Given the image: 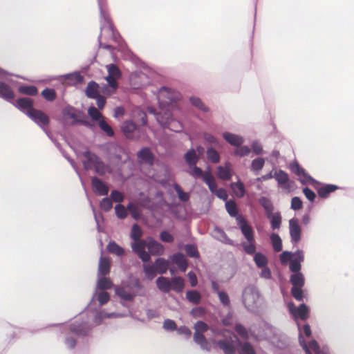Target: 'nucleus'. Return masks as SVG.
<instances>
[{"label": "nucleus", "mask_w": 354, "mask_h": 354, "mask_svg": "<svg viewBox=\"0 0 354 354\" xmlns=\"http://www.w3.org/2000/svg\"><path fill=\"white\" fill-rule=\"evenodd\" d=\"M225 208L230 216L236 217L237 225L246 239V241L241 243L243 250L248 254L254 253L256 250V241L252 227L248 223V221L242 215L238 214L237 205L234 201H227Z\"/></svg>", "instance_id": "obj_1"}, {"label": "nucleus", "mask_w": 354, "mask_h": 354, "mask_svg": "<svg viewBox=\"0 0 354 354\" xmlns=\"http://www.w3.org/2000/svg\"><path fill=\"white\" fill-rule=\"evenodd\" d=\"M85 160L83 161V165L85 169L89 170L94 168L95 172L100 176H104L106 173H110V167L95 153L90 151H86L83 153Z\"/></svg>", "instance_id": "obj_2"}, {"label": "nucleus", "mask_w": 354, "mask_h": 354, "mask_svg": "<svg viewBox=\"0 0 354 354\" xmlns=\"http://www.w3.org/2000/svg\"><path fill=\"white\" fill-rule=\"evenodd\" d=\"M142 288V286L138 279H136L133 283L124 284L115 288V293L122 299L125 301H132L138 294V291Z\"/></svg>", "instance_id": "obj_3"}, {"label": "nucleus", "mask_w": 354, "mask_h": 354, "mask_svg": "<svg viewBox=\"0 0 354 354\" xmlns=\"http://www.w3.org/2000/svg\"><path fill=\"white\" fill-rule=\"evenodd\" d=\"M180 94L178 92L171 91L166 87L162 88L158 93V100L160 106L172 105V103L180 99Z\"/></svg>", "instance_id": "obj_4"}, {"label": "nucleus", "mask_w": 354, "mask_h": 354, "mask_svg": "<svg viewBox=\"0 0 354 354\" xmlns=\"http://www.w3.org/2000/svg\"><path fill=\"white\" fill-rule=\"evenodd\" d=\"M191 171H189V174L195 178H202L203 181L208 185V187L210 191H213V189L216 187V180L214 176L212 175L210 171H205L195 165H192Z\"/></svg>", "instance_id": "obj_5"}, {"label": "nucleus", "mask_w": 354, "mask_h": 354, "mask_svg": "<svg viewBox=\"0 0 354 354\" xmlns=\"http://www.w3.org/2000/svg\"><path fill=\"white\" fill-rule=\"evenodd\" d=\"M259 299V294L253 287H247L243 292V303L246 308H252Z\"/></svg>", "instance_id": "obj_6"}, {"label": "nucleus", "mask_w": 354, "mask_h": 354, "mask_svg": "<svg viewBox=\"0 0 354 354\" xmlns=\"http://www.w3.org/2000/svg\"><path fill=\"white\" fill-rule=\"evenodd\" d=\"M146 247H147V241L145 240L134 241V243L131 245L133 251L144 262H147L150 260V254L145 250Z\"/></svg>", "instance_id": "obj_7"}, {"label": "nucleus", "mask_w": 354, "mask_h": 354, "mask_svg": "<svg viewBox=\"0 0 354 354\" xmlns=\"http://www.w3.org/2000/svg\"><path fill=\"white\" fill-rule=\"evenodd\" d=\"M164 117L161 113L157 114V120L164 127H167L171 130L179 131L181 130V126L178 124V127H176V121L173 119L172 115L169 111H165Z\"/></svg>", "instance_id": "obj_8"}, {"label": "nucleus", "mask_w": 354, "mask_h": 354, "mask_svg": "<svg viewBox=\"0 0 354 354\" xmlns=\"http://www.w3.org/2000/svg\"><path fill=\"white\" fill-rule=\"evenodd\" d=\"M288 306L290 313L292 314L295 318H299L302 320H306L308 318L309 310L304 304H301L296 308L294 303L290 302L288 304Z\"/></svg>", "instance_id": "obj_9"}, {"label": "nucleus", "mask_w": 354, "mask_h": 354, "mask_svg": "<svg viewBox=\"0 0 354 354\" xmlns=\"http://www.w3.org/2000/svg\"><path fill=\"white\" fill-rule=\"evenodd\" d=\"M28 116L37 124L46 126L49 124V118L40 110L32 109Z\"/></svg>", "instance_id": "obj_10"}, {"label": "nucleus", "mask_w": 354, "mask_h": 354, "mask_svg": "<svg viewBox=\"0 0 354 354\" xmlns=\"http://www.w3.org/2000/svg\"><path fill=\"white\" fill-rule=\"evenodd\" d=\"M93 191L99 196H106L109 193V187L97 177L91 178Z\"/></svg>", "instance_id": "obj_11"}, {"label": "nucleus", "mask_w": 354, "mask_h": 354, "mask_svg": "<svg viewBox=\"0 0 354 354\" xmlns=\"http://www.w3.org/2000/svg\"><path fill=\"white\" fill-rule=\"evenodd\" d=\"M289 229L292 241L297 243L301 239V232L297 219L292 218L289 221Z\"/></svg>", "instance_id": "obj_12"}, {"label": "nucleus", "mask_w": 354, "mask_h": 354, "mask_svg": "<svg viewBox=\"0 0 354 354\" xmlns=\"http://www.w3.org/2000/svg\"><path fill=\"white\" fill-rule=\"evenodd\" d=\"M33 100L28 97H21L17 100V105L18 109L25 113L27 115L31 112L33 107Z\"/></svg>", "instance_id": "obj_13"}, {"label": "nucleus", "mask_w": 354, "mask_h": 354, "mask_svg": "<svg viewBox=\"0 0 354 354\" xmlns=\"http://www.w3.org/2000/svg\"><path fill=\"white\" fill-rule=\"evenodd\" d=\"M217 177L223 180H229L232 176L231 164L225 163V166H218L217 167Z\"/></svg>", "instance_id": "obj_14"}, {"label": "nucleus", "mask_w": 354, "mask_h": 354, "mask_svg": "<svg viewBox=\"0 0 354 354\" xmlns=\"http://www.w3.org/2000/svg\"><path fill=\"white\" fill-rule=\"evenodd\" d=\"M147 248L152 255H161L164 252V246L151 238L147 240Z\"/></svg>", "instance_id": "obj_15"}, {"label": "nucleus", "mask_w": 354, "mask_h": 354, "mask_svg": "<svg viewBox=\"0 0 354 354\" xmlns=\"http://www.w3.org/2000/svg\"><path fill=\"white\" fill-rule=\"evenodd\" d=\"M0 97L8 102L15 98V94L11 87L3 82H0Z\"/></svg>", "instance_id": "obj_16"}, {"label": "nucleus", "mask_w": 354, "mask_h": 354, "mask_svg": "<svg viewBox=\"0 0 354 354\" xmlns=\"http://www.w3.org/2000/svg\"><path fill=\"white\" fill-rule=\"evenodd\" d=\"M299 342L304 350L305 351L306 354H312L310 349L313 350L315 354L320 353V348L316 340H312L309 342L308 345H307L305 340L301 337V335H300Z\"/></svg>", "instance_id": "obj_17"}, {"label": "nucleus", "mask_w": 354, "mask_h": 354, "mask_svg": "<svg viewBox=\"0 0 354 354\" xmlns=\"http://www.w3.org/2000/svg\"><path fill=\"white\" fill-rule=\"evenodd\" d=\"M158 288L162 292L168 293L171 290V280L165 277H160L156 279Z\"/></svg>", "instance_id": "obj_18"}, {"label": "nucleus", "mask_w": 354, "mask_h": 354, "mask_svg": "<svg viewBox=\"0 0 354 354\" xmlns=\"http://www.w3.org/2000/svg\"><path fill=\"white\" fill-rule=\"evenodd\" d=\"M138 158L142 162L152 165L153 164V155L147 147L142 148L138 153Z\"/></svg>", "instance_id": "obj_19"}, {"label": "nucleus", "mask_w": 354, "mask_h": 354, "mask_svg": "<svg viewBox=\"0 0 354 354\" xmlns=\"http://www.w3.org/2000/svg\"><path fill=\"white\" fill-rule=\"evenodd\" d=\"M111 263L108 257H101L99 262L98 274L106 276L110 272Z\"/></svg>", "instance_id": "obj_20"}, {"label": "nucleus", "mask_w": 354, "mask_h": 354, "mask_svg": "<svg viewBox=\"0 0 354 354\" xmlns=\"http://www.w3.org/2000/svg\"><path fill=\"white\" fill-rule=\"evenodd\" d=\"M291 169L296 175L304 178V179L301 180L302 183L313 180V179L306 173L305 170L301 168L298 163H295L292 165L291 166Z\"/></svg>", "instance_id": "obj_21"}, {"label": "nucleus", "mask_w": 354, "mask_h": 354, "mask_svg": "<svg viewBox=\"0 0 354 354\" xmlns=\"http://www.w3.org/2000/svg\"><path fill=\"white\" fill-rule=\"evenodd\" d=\"M218 347L225 354H235L236 348L233 344L227 339H221L216 342Z\"/></svg>", "instance_id": "obj_22"}, {"label": "nucleus", "mask_w": 354, "mask_h": 354, "mask_svg": "<svg viewBox=\"0 0 354 354\" xmlns=\"http://www.w3.org/2000/svg\"><path fill=\"white\" fill-rule=\"evenodd\" d=\"M223 136L228 143L235 147L241 145L243 142L241 136L231 133L225 132L223 133Z\"/></svg>", "instance_id": "obj_23"}, {"label": "nucleus", "mask_w": 354, "mask_h": 354, "mask_svg": "<svg viewBox=\"0 0 354 354\" xmlns=\"http://www.w3.org/2000/svg\"><path fill=\"white\" fill-rule=\"evenodd\" d=\"M85 93H86V95L88 98L93 99V98L97 97V95H100L99 85L93 81L88 82V84L86 86V88Z\"/></svg>", "instance_id": "obj_24"}, {"label": "nucleus", "mask_w": 354, "mask_h": 354, "mask_svg": "<svg viewBox=\"0 0 354 354\" xmlns=\"http://www.w3.org/2000/svg\"><path fill=\"white\" fill-rule=\"evenodd\" d=\"M172 261L182 271L185 272L186 270L187 262L182 253L174 254L172 257Z\"/></svg>", "instance_id": "obj_25"}, {"label": "nucleus", "mask_w": 354, "mask_h": 354, "mask_svg": "<svg viewBox=\"0 0 354 354\" xmlns=\"http://www.w3.org/2000/svg\"><path fill=\"white\" fill-rule=\"evenodd\" d=\"M338 189V187L335 185L328 184L319 187L317 189V194L319 197L322 198H327L329 194Z\"/></svg>", "instance_id": "obj_26"}, {"label": "nucleus", "mask_w": 354, "mask_h": 354, "mask_svg": "<svg viewBox=\"0 0 354 354\" xmlns=\"http://www.w3.org/2000/svg\"><path fill=\"white\" fill-rule=\"evenodd\" d=\"M194 340L197 344H198L201 346L202 349L206 350L207 351H210V347L209 346L207 340L203 334L199 333H194Z\"/></svg>", "instance_id": "obj_27"}, {"label": "nucleus", "mask_w": 354, "mask_h": 354, "mask_svg": "<svg viewBox=\"0 0 354 354\" xmlns=\"http://www.w3.org/2000/svg\"><path fill=\"white\" fill-rule=\"evenodd\" d=\"M171 280V290L180 293L182 292L185 287V280L180 277H174Z\"/></svg>", "instance_id": "obj_28"}, {"label": "nucleus", "mask_w": 354, "mask_h": 354, "mask_svg": "<svg viewBox=\"0 0 354 354\" xmlns=\"http://www.w3.org/2000/svg\"><path fill=\"white\" fill-rule=\"evenodd\" d=\"M230 187L236 197L242 198L244 196L245 194V189L242 182L238 181L236 183H232Z\"/></svg>", "instance_id": "obj_29"}, {"label": "nucleus", "mask_w": 354, "mask_h": 354, "mask_svg": "<svg viewBox=\"0 0 354 354\" xmlns=\"http://www.w3.org/2000/svg\"><path fill=\"white\" fill-rule=\"evenodd\" d=\"M118 79V78H116L115 77H112V76H110V75H108L106 77V80L108 82V84H109V86L110 87V89H107L106 88H104L103 90V93L104 94L111 95V94L115 93V91L118 88V82H117Z\"/></svg>", "instance_id": "obj_30"}, {"label": "nucleus", "mask_w": 354, "mask_h": 354, "mask_svg": "<svg viewBox=\"0 0 354 354\" xmlns=\"http://www.w3.org/2000/svg\"><path fill=\"white\" fill-rule=\"evenodd\" d=\"M18 91L21 94L35 96L38 93V89L36 86L32 85H22L18 88Z\"/></svg>", "instance_id": "obj_31"}, {"label": "nucleus", "mask_w": 354, "mask_h": 354, "mask_svg": "<svg viewBox=\"0 0 354 354\" xmlns=\"http://www.w3.org/2000/svg\"><path fill=\"white\" fill-rule=\"evenodd\" d=\"M154 266L156 271L159 274H165L168 270L169 263L167 261L162 258H159L156 260Z\"/></svg>", "instance_id": "obj_32"}, {"label": "nucleus", "mask_w": 354, "mask_h": 354, "mask_svg": "<svg viewBox=\"0 0 354 354\" xmlns=\"http://www.w3.org/2000/svg\"><path fill=\"white\" fill-rule=\"evenodd\" d=\"M268 218L270 219L271 227L273 230L279 229L281 226V216L279 212L273 214L271 212L270 214L266 215Z\"/></svg>", "instance_id": "obj_33"}, {"label": "nucleus", "mask_w": 354, "mask_h": 354, "mask_svg": "<svg viewBox=\"0 0 354 354\" xmlns=\"http://www.w3.org/2000/svg\"><path fill=\"white\" fill-rule=\"evenodd\" d=\"M252 254H254V261L258 268H263L267 266L268 259L264 254L261 252H256V251Z\"/></svg>", "instance_id": "obj_34"}, {"label": "nucleus", "mask_w": 354, "mask_h": 354, "mask_svg": "<svg viewBox=\"0 0 354 354\" xmlns=\"http://www.w3.org/2000/svg\"><path fill=\"white\" fill-rule=\"evenodd\" d=\"M290 283L292 287L303 288L304 286V278L301 272L293 274L290 277Z\"/></svg>", "instance_id": "obj_35"}, {"label": "nucleus", "mask_w": 354, "mask_h": 354, "mask_svg": "<svg viewBox=\"0 0 354 354\" xmlns=\"http://www.w3.org/2000/svg\"><path fill=\"white\" fill-rule=\"evenodd\" d=\"M185 158L187 163L192 167L195 165L198 160V156L196 155V151L194 149L189 150L185 155Z\"/></svg>", "instance_id": "obj_36"}, {"label": "nucleus", "mask_w": 354, "mask_h": 354, "mask_svg": "<svg viewBox=\"0 0 354 354\" xmlns=\"http://www.w3.org/2000/svg\"><path fill=\"white\" fill-rule=\"evenodd\" d=\"M107 250L110 253L116 254L117 256H122L124 253V249L115 241H111L109 243Z\"/></svg>", "instance_id": "obj_37"}, {"label": "nucleus", "mask_w": 354, "mask_h": 354, "mask_svg": "<svg viewBox=\"0 0 354 354\" xmlns=\"http://www.w3.org/2000/svg\"><path fill=\"white\" fill-rule=\"evenodd\" d=\"M186 298L189 302L197 305L201 301V295L197 290H189L186 293Z\"/></svg>", "instance_id": "obj_38"}, {"label": "nucleus", "mask_w": 354, "mask_h": 354, "mask_svg": "<svg viewBox=\"0 0 354 354\" xmlns=\"http://www.w3.org/2000/svg\"><path fill=\"white\" fill-rule=\"evenodd\" d=\"M70 329L73 333L80 335H86L88 331L86 325L77 324L76 323L72 324Z\"/></svg>", "instance_id": "obj_39"}, {"label": "nucleus", "mask_w": 354, "mask_h": 354, "mask_svg": "<svg viewBox=\"0 0 354 354\" xmlns=\"http://www.w3.org/2000/svg\"><path fill=\"white\" fill-rule=\"evenodd\" d=\"M239 346L241 347L240 354H256L253 346L248 342L243 343L239 342Z\"/></svg>", "instance_id": "obj_40"}, {"label": "nucleus", "mask_w": 354, "mask_h": 354, "mask_svg": "<svg viewBox=\"0 0 354 354\" xmlns=\"http://www.w3.org/2000/svg\"><path fill=\"white\" fill-rule=\"evenodd\" d=\"M270 239L273 249L275 252H280L282 250V241L280 236L277 234H272Z\"/></svg>", "instance_id": "obj_41"}, {"label": "nucleus", "mask_w": 354, "mask_h": 354, "mask_svg": "<svg viewBox=\"0 0 354 354\" xmlns=\"http://www.w3.org/2000/svg\"><path fill=\"white\" fill-rule=\"evenodd\" d=\"M260 205L264 208L266 215L270 214L273 211V205L270 199L266 197L259 198Z\"/></svg>", "instance_id": "obj_42"}, {"label": "nucleus", "mask_w": 354, "mask_h": 354, "mask_svg": "<svg viewBox=\"0 0 354 354\" xmlns=\"http://www.w3.org/2000/svg\"><path fill=\"white\" fill-rule=\"evenodd\" d=\"M122 129L124 134L129 137L136 129V125L132 121H125L122 124Z\"/></svg>", "instance_id": "obj_43"}, {"label": "nucleus", "mask_w": 354, "mask_h": 354, "mask_svg": "<svg viewBox=\"0 0 354 354\" xmlns=\"http://www.w3.org/2000/svg\"><path fill=\"white\" fill-rule=\"evenodd\" d=\"M274 178L279 185L281 184H286L289 181V176L288 174L282 170L276 171L274 174Z\"/></svg>", "instance_id": "obj_44"}, {"label": "nucleus", "mask_w": 354, "mask_h": 354, "mask_svg": "<svg viewBox=\"0 0 354 354\" xmlns=\"http://www.w3.org/2000/svg\"><path fill=\"white\" fill-rule=\"evenodd\" d=\"M99 127L106 134L109 136L112 137L114 136V131L111 127L104 120V118L100 120L99 121Z\"/></svg>", "instance_id": "obj_45"}, {"label": "nucleus", "mask_w": 354, "mask_h": 354, "mask_svg": "<svg viewBox=\"0 0 354 354\" xmlns=\"http://www.w3.org/2000/svg\"><path fill=\"white\" fill-rule=\"evenodd\" d=\"M112 282L110 279L102 276L97 281V286L100 290H107L112 287Z\"/></svg>", "instance_id": "obj_46"}, {"label": "nucleus", "mask_w": 354, "mask_h": 354, "mask_svg": "<svg viewBox=\"0 0 354 354\" xmlns=\"http://www.w3.org/2000/svg\"><path fill=\"white\" fill-rule=\"evenodd\" d=\"M143 268L147 279L151 280L156 277L157 271L154 265H144Z\"/></svg>", "instance_id": "obj_47"}, {"label": "nucleus", "mask_w": 354, "mask_h": 354, "mask_svg": "<svg viewBox=\"0 0 354 354\" xmlns=\"http://www.w3.org/2000/svg\"><path fill=\"white\" fill-rule=\"evenodd\" d=\"M207 158L212 163H218L220 161L219 153L213 148L207 150Z\"/></svg>", "instance_id": "obj_48"}, {"label": "nucleus", "mask_w": 354, "mask_h": 354, "mask_svg": "<svg viewBox=\"0 0 354 354\" xmlns=\"http://www.w3.org/2000/svg\"><path fill=\"white\" fill-rule=\"evenodd\" d=\"M143 234L142 230L138 224H134L132 226L131 232V237L134 241L141 240L140 238Z\"/></svg>", "instance_id": "obj_49"}, {"label": "nucleus", "mask_w": 354, "mask_h": 354, "mask_svg": "<svg viewBox=\"0 0 354 354\" xmlns=\"http://www.w3.org/2000/svg\"><path fill=\"white\" fill-rule=\"evenodd\" d=\"M88 114L94 121H100L104 118L102 113L93 106H91L88 109Z\"/></svg>", "instance_id": "obj_50"}, {"label": "nucleus", "mask_w": 354, "mask_h": 354, "mask_svg": "<svg viewBox=\"0 0 354 354\" xmlns=\"http://www.w3.org/2000/svg\"><path fill=\"white\" fill-rule=\"evenodd\" d=\"M174 188L181 201L187 202L189 201V194L187 192H185L179 185L175 184Z\"/></svg>", "instance_id": "obj_51"}, {"label": "nucleus", "mask_w": 354, "mask_h": 354, "mask_svg": "<svg viewBox=\"0 0 354 354\" xmlns=\"http://www.w3.org/2000/svg\"><path fill=\"white\" fill-rule=\"evenodd\" d=\"M235 331L243 339L248 340L249 339L248 330L241 324H239L235 326Z\"/></svg>", "instance_id": "obj_52"}, {"label": "nucleus", "mask_w": 354, "mask_h": 354, "mask_svg": "<svg viewBox=\"0 0 354 354\" xmlns=\"http://www.w3.org/2000/svg\"><path fill=\"white\" fill-rule=\"evenodd\" d=\"M41 95L48 101H53L57 97L56 92L53 88H45L41 91Z\"/></svg>", "instance_id": "obj_53"}, {"label": "nucleus", "mask_w": 354, "mask_h": 354, "mask_svg": "<svg viewBox=\"0 0 354 354\" xmlns=\"http://www.w3.org/2000/svg\"><path fill=\"white\" fill-rule=\"evenodd\" d=\"M265 164V160L263 158H257L254 159L251 163V169L254 171H260Z\"/></svg>", "instance_id": "obj_54"}, {"label": "nucleus", "mask_w": 354, "mask_h": 354, "mask_svg": "<svg viewBox=\"0 0 354 354\" xmlns=\"http://www.w3.org/2000/svg\"><path fill=\"white\" fill-rule=\"evenodd\" d=\"M107 70H108V75L115 77L118 79L120 77L121 72L116 65H115L113 64L108 65Z\"/></svg>", "instance_id": "obj_55"}, {"label": "nucleus", "mask_w": 354, "mask_h": 354, "mask_svg": "<svg viewBox=\"0 0 354 354\" xmlns=\"http://www.w3.org/2000/svg\"><path fill=\"white\" fill-rule=\"evenodd\" d=\"M291 295L297 301H303L304 292L302 290V288L292 287Z\"/></svg>", "instance_id": "obj_56"}, {"label": "nucleus", "mask_w": 354, "mask_h": 354, "mask_svg": "<svg viewBox=\"0 0 354 354\" xmlns=\"http://www.w3.org/2000/svg\"><path fill=\"white\" fill-rule=\"evenodd\" d=\"M187 254L190 257L198 258L199 257V253L196 247L194 245H186L185 248Z\"/></svg>", "instance_id": "obj_57"}, {"label": "nucleus", "mask_w": 354, "mask_h": 354, "mask_svg": "<svg viewBox=\"0 0 354 354\" xmlns=\"http://www.w3.org/2000/svg\"><path fill=\"white\" fill-rule=\"evenodd\" d=\"M190 102L194 106L198 108L200 110L205 112L208 111V108L203 103L200 98L195 97H191Z\"/></svg>", "instance_id": "obj_58"}, {"label": "nucleus", "mask_w": 354, "mask_h": 354, "mask_svg": "<svg viewBox=\"0 0 354 354\" xmlns=\"http://www.w3.org/2000/svg\"><path fill=\"white\" fill-rule=\"evenodd\" d=\"M212 193H214L216 194V196L224 201H226L227 199L228 195L226 192V190L223 188L217 189V184L216 183V187L213 189V191H210Z\"/></svg>", "instance_id": "obj_59"}, {"label": "nucleus", "mask_w": 354, "mask_h": 354, "mask_svg": "<svg viewBox=\"0 0 354 354\" xmlns=\"http://www.w3.org/2000/svg\"><path fill=\"white\" fill-rule=\"evenodd\" d=\"M194 333H203L209 329L208 325L203 321L197 322L194 325Z\"/></svg>", "instance_id": "obj_60"}, {"label": "nucleus", "mask_w": 354, "mask_h": 354, "mask_svg": "<svg viewBox=\"0 0 354 354\" xmlns=\"http://www.w3.org/2000/svg\"><path fill=\"white\" fill-rule=\"evenodd\" d=\"M115 214L119 218H124L127 216V210L124 205L118 204L115 207Z\"/></svg>", "instance_id": "obj_61"}, {"label": "nucleus", "mask_w": 354, "mask_h": 354, "mask_svg": "<svg viewBox=\"0 0 354 354\" xmlns=\"http://www.w3.org/2000/svg\"><path fill=\"white\" fill-rule=\"evenodd\" d=\"M250 152V149L247 146H239L236 149L234 153L240 157L245 156Z\"/></svg>", "instance_id": "obj_62"}, {"label": "nucleus", "mask_w": 354, "mask_h": 354, "mask_svg": "<svg viewBox=\"0 0 354 354\" xmlns=\"http://www.w3.org/2000/svg\"><path fill=\"white\" fill-rule=\"evenodd\" d=\"M111 200L115 203H121L124 200V195L117 190H113L111 193Z\"/></svg>", "instance_id": "obj_63"}, {"label": "nucleus", "mask_w": 354, "mask_h": 354, "mask_svg": "<svg viewBox=\"0 0 354 354\" xmlns=\"http://www.w3.org/2000/svg\"><path fill=\"white\" fill-rule=\"evenodd\" d=\"M163 328L167 330H175L177 329V325L174 320L167 319L163 322Z\"/></svg>", "instance_id": "obj_64"}]
</instances>
